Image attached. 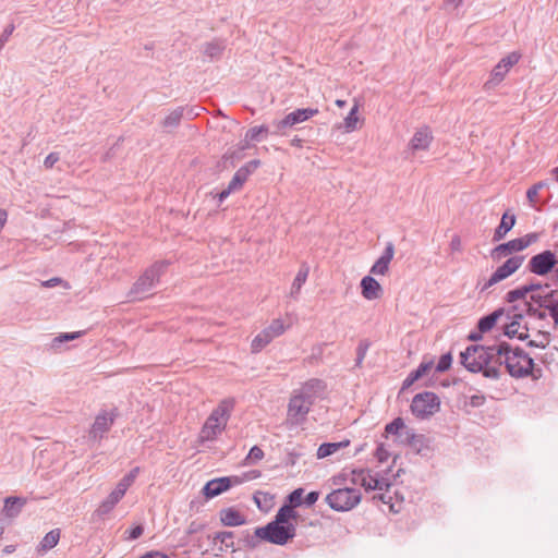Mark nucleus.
<instances>
[{
	"instance_id": "obj_24",
	"label": "nucleus",
	"mask_w": 558,
	"mask_h": 558,
	"mask_svg": "<svg viewBox=\"0 0 558 558\" xmlns=\"http://www.w3.org/2000/svg\"><path fill=\"white\" fill-rule=\"evenodd\" d=\"M186 114L190 119L196 117L198 113L194 111L193 108L185 109L183 107H178L173 111H171L163 120V125L166 128H177L181 119Z\"/></svg>"
},
{
	"instance_id": "obj_2",
	"label": "nucleus",
	"mask_w": 558,
	"mask_h": 558,
	"mask_svg": "<svg viewBox=\"0 0 558 558\" xmlns=\"http://www.w3.org/2000/svg\"><path fill=\"white\" fill-rule=\"evenodd\" d=\"M296 527L294 524H282L275 520L265 526L256 527L253 535L247 534L245 544L248 547H256L259 539L275 545L283 546L295 536Z\"/></svg>"
},
{
	"instance_id": "obj_57",
	"label": "nucleus",
	"mask_w": 558,
	"mask_h": 558,
	"mask_svg": "<svg viewBox=\"0 0 558 558\" xmlns=\"http://www.w3.org/2000/svg\"><path fill=\"white\" fill-rule=\"evenodd\" d=\"M319 498V492L317 490H312L310 492L305 498L303 499V504L306 506V507H312L316 504V501L318 500Z\"/></svg>"
},
{
	"instance_id": "obj_59",
	"label": "nucleus",
	"mask_w": 558,
	"mask_h": 558,
	"mask_svg": "<svg viewBox=\"0 0 558 558\" xmlns=\"http://www.w3.org/2000/svg\"><path fill=\"white\" fill-rule=\"evenodd\" d=\"M486 401V397L482 393L473 395L470 397L469 404L473 408L482 407Z\"/></svg>"
},
{
	"instance_id": "obj_50",
	"label": "nucleus",
	"mask_w": 558,
	"mask_h": 558,
	"mask_svg": "<svg viewBox=\"0 0 558 558\" xmlns=\"http://www.w3.org/2000/svg\"><path fill=\"white\" fill-rule=\"evenodd\" d=\"M519 320H511L505 326L504 333L508 338H515L519 332Z\"/></svg>"
},
{
	"instance_id": "obj_63",
	"label": "nucleus",
	"mask_w": 558,
	"mask_h": 558,
	"mask_svg": "<svg viewBox=\"0 0 558 558\" xmlns=\"http://www.w3.org/2000/svg\"><path fill=\"white\" fill-rule=\"evenodd\" d=\"M130 487V484L124 482V478L122 477L119 483L117 484L116 488L113 489L117 494H119L121 497H123Z\"/></svg>"
},
{
	"instance_id": "obj_49",
	"label": "nucleus",
	"mask_w": 558,
	"mask_h": 558,
	"mask_svg": "<svg viewBox=\"0 0 558 558\" xmlns=\"http://www.w3.org/2000/svg\"><path fill=\"white\" fill-rule=\"evenodd\" d=\"M393 255H395V245L392 242H388L386 244V247H385L381 256L378 258V260H380L384 264H387V266L389 267V264H390L391 259L393 258Z\"/></svg>"
},
{
	"instance_id": "obj_61",
	"label": "nucleus",
	"mask_w": 558,
	"mask_h": 558,
	"mask_svg": "<svg viewBox=\"0 0 558 558\" xmlns=\"http://www.w3.org/2000/svg\"><path fill=\"white\" fill-rule=\"evenodd\" d=\"M204 529H205V524L204 523H201V522H197V521H192L189 524V526H187L186 533L189 535H192V534L201 532Z\"/></svg>"
},
{
	"instance_id": "obj_4",
	"label": "nucleus",
	"mask_w": 558,
	"mask_h": 558,
	"mask_svg": "<svg viewBox=\"0 0 558 558\" xmlns=\"http://www.w3.org/2000/svg\"><path fill=\"white\" fill-rule=\"evenodd\" d=\"M233 407L232 399H225L213 410L199 432L201 442L211 441L225 430Z\"/></svg>"
},
{
	"instance_id": "obj_37",
	"label": "nucleus",
	"mask_w": 558,
	"mask_h": 558,
	"mask_svg": "<svg viewBox=\"0 0 558 558\" xmlns=\"http://www.w3.org/2000/svg\"><path fill=\"white\" fill-rule=\"evenodd\" d=\"M222 541L220 543V546L218 548L219 551H226L228 549H231L232 551H235L238 547H235V544L233 542L234 533L231 531H222L221 532Z\"/></svg>"
},
{
	"instance_id": "obj_48",
	"label": "nucleus",
	"mask_w": 558,
	"mask_h": 558,
	"mask_svg": "<svg viewBox=\"0 0 558 558\" xmlns=\"http://www.w3.org/2000/svg\"><path fill=\"white\" fill-rule=\"evenodd\" d=\"M414 429L409 428L407 425L400 430V433L397 435V439L400 444L409 446L411 439H413Z\"/></svg>"
},
{
	"instance_id": "obj_51",
	"label": "nucleus",
	"mask_w": 558,
	"mask_h": 558,
	"mask_svg": "<svg viewBox=\"0 0 558 558\" xmlns=\"http://www.w3.org/2000/svg\"><path fill=\"white\" fill-rule=\"evenodd\" d=\"M553 295V293H549L547 295H541V294H531V300L538 305V307H543L547 310V306L549 305L548 299Z\"/></svg>"
},
{
	"instance_id": "obj_40",
	"label": "nucleus",
	"mask_w": 558,
	"mask_h": 558,
	"mask_svg": "<svg viewBox=\"0 0 558 558\" xmlns=\"http://www.w3.org/2000/svg\"><path fill=\"white\" fill-rule=\"evenodd\" d=\"M547 186H548V183L546 181H539V182L535 183L534 185H532L526 191V197H527L529 202L532 204V206H535V204L537 203V196H538L539 190L547 187Z\"/></svg>"
},
{
	"instance_id": "obj_23",
	"label": "nucleus",
	"mask_w": 558,
	"mask_h": 558,
	"mask_svg": "<svg viewBox=\"0 0 558 558\" xmlns=\"http://www.w3.org/2000/svg\"><path fill=\"white\" fill-rule=\"evenodd\" d=\"M515 225V216L510 215L509 211H506L500 220L499 226L495 229L493 241L499 242L506 238L507 233L514 227Z\"/></svg>"
},
{
	"instance_id": "obj_14",
	"label": "nucleus",
	"mask_w": 558,
	"mask_h": 558,
	"mask_svg": "<svg viewBox=\"0 0 558 558\" xmlns=\"http://www.w3.org/2000/svg\"><path fill=\"white\" fill-rule=\"evenodd\" d=\"M241 480L238 476H222L208 481L202 493L207 499L219 496L227 492L232 485L240 484Z\"/></svg>"
},
{
	"instance_id": "obj_19",
	"label": "nucleus",
	"mask_w": 558,
	"mask_h": 558,
	"mask_svg": "<svg viewBox=\"0 0 558 558\" xmlns=\"http://www.w3.org/2000/svg\"><path fill=\"white\" fill-rule=\"evenodd\" d=\"M521 54L517 51L509 53L504 57L497 65L494 68L492 72L493 80L496 82H500L504 80L506 73L519 62Z\"/></svg>"
},
{
	"instance_id": "obj_11",
	"label": "nucleus",
	"mask_w": 558,
	"mask_h": 558,
	"mask_svg": "<svg viewBox=\"0 0 558 558\" xmlns=\"http://www.w3.org/2000/svg\"><path fill=\"white\" fill-rule=\"evenodd\" d=\"M317 108H299L288 113L283 119L274 122V133L278 135L284 134V130L305 122L318 113Z\"/></svg>"
},
{
	"instance_id": "obj_10",
	"label": "nucleus",
	"mask_w": 558,
	"mask_h": 558,
	"mask_svg": "<svg viewBox=\"0 0 558 558\" xmlns=\"http://www.w3.org/2000/svg\"><path fill=\"white\" fill-rule=\"evenodd\" d=\"M524 259L525 257L523 255L509 257L502 265L497 267V269L490 275L489 279L481 287L480 291L485 292L490 287L509 278L522 266Z\"/></svg>"
},
{
	"instance_id": "obj_41",
	"label": "nucleus",
	"mask_w": 558,
	"mask_h": 558,
	"mask_svg": "<svg viewBox=\"0 0 558 558\" xmlns=\"http://www.w3.org/2000/svg\"><path fill=\"white\" fill-rule=\"evenodd\" d=\"M357 110H359L357 105H354L344 119V126L348 132H351L356 129V123L359 120Z\"/></svg>"
},
{
	"instance_id": "obj_36",
	"label": "nucleus",
	"mask_w": 558,
	"mask_h": 558,
	"mask_svg": "<svg viewBox=\"0 0 558 558\" xmlns=\"http://www.w3.org/2000/svg\"><path fill=\"white\" fill-rule=\"evenodd\" d=\"M82 335V331L60 333L59 336L54 337L51 340L50 348L54 350L59 349L63 343L75 340L80 338Z\"/></svg>"
},
{
	"instance_id": "obj_1",
	"label": "nucleus",
	"mask_w": 558,
	"mask_h": 558,
	"mask_svg": "<svg viewBox=\"0 0 558 558\" xmlns=\"http://www.w3.org/2000/svg\"><path fill=\"white\" fill-rule=\"evenodd\" d=\"M509 343L501 341L494 345L471 344L460 353L461 364L471 373H482L489 379H499L502 353Z\"/></svg>"
},
{
	"instance_id": "obj_58",
	"label": "nucleus",
	"mask_w": 558,
	"mask_h": 558,
	"mask_svg": "<svg viewBox=\"0 0 558 558\" xmlns=\"http://www.w3.org/2000/svg\"><path fill=\"white\" fill-rule=\"evenodd\" d=\"M547 311L550 317L554 319L555 325L558 326V300L549 302Z\"/></svg>"
},
{
	"instance_id": "obj_18",
	"label": "nucleus",
	"mask_w": 558,
	"mask_h": 558,
	"mask_svg": "<svg viewBox=\"0 0 558 558\" xmlns=\"http://www.w3.org/2000/svg\"><path fill=\"white\" fill-rule=\"evenodd\" d=\"M327 390V384L323 379L312 378L305 381L300 392L313 403L317 398H322Z\"/></svg>"
},
{
	"instance_id": "obj_9",
	"label": "nucleus",
	"mask_w": 558,
	"mask_h": 558,
	"mask_svg": "<svg viewBox=\"0 0 558 558\" xmlns=\"http://www.w3.org/2000/svg\"><path fill=\"white\" fill-rule=\"evenodd\" d=\"M557 263L556 254L550 250H545L529 259L526 271L541 277L547 276L555 269Z\"/></svg>"
},
{
	"instance_id": "obj_33",
	"label": "nucleus",
	"mask_w": 558,
	"mask_h": 558,
	"mask_svg": "<svg viewBox=\"0 0 558 558\" xmlns=\"http://www.w3.org/2000/svg\"><path fill=\"white\" fill-rule=\"evenodd\" d=\"M308 272H310V267L306 264H302L300 270L298 271V274L293 280L292 287H291V295L292 296L296 295L300 292L302 286L305 283L307 277H308Z\"/></svg>"
},
{
	"instance_id": "obj_38",
	"label": "nucleus",
	"mask_w": 558,
	"mask_h": 558,
	"mask_svg": "<svg viewBox=\"0 0 558 558\" xmlns=\"http://www.w3.org/2000/svg\"><path fill=\"white\" fill-rule=\"evenodd\" d=\"M371 347V342L366 339L361 340L356 348V357H355V367H361L363 361L367 354V351Z\"/></svg>"
},
{
	"instance_id": "obj_62",
	"label": "nucleus",
	"mask_w": 558,
	"mask_h": 558,
	"mask_svg": "<svg viewBox=\"0 0 558 558\" xmlns=\"http://www.w3.org/2000/svg\"><path fill=\"white\" fill-rule=\"evenodd\" d=\"M60 157L58 153H50L44 160V166L48 169L52 168Z\"/></svg>"
},
{
	"instance_id": "obj_20",
	"label": "nucleus",
	"mask_w": 558,
	"mask_h": 558,
	"mask_svg": "<svg viewBox=\"0 0 558 558\" xmlns=\"http://www.w3.org/2000/svg\"><path fill=\"white\" fill-rule=\"evenodd\" d=\"M360 287L363 298L368 301L377 300L383 295V288L373 276L363 277Z\"/></svg>"
},
{
	"instance_id": "obj_55",
	"label": "nucleus",
	"mask_w": 558,
	"mask_h": 558,
	"mask_svg": "<svg viewBox=\"0 0 558 558\" xmlns=\"http://www.w3.org/2000/svg\"><path fill=\"white\" fill-rule=\"evenodd\" d=\"M242 157H243V154L239 149L228 150L223 155V159L226 161H230L232 165L234 163V161L240 160Z\"/></svg>"
},
{
	"instance_id": "obj_17",
	"label": "nucleus",
	"mask_w": 558,
	"mask_h": 558,
	"mask_svg": "<svg viewBox=\"0 0 558 558\" xmlns=\"http://www.w3.org/2000/svg\"><path fill=\"white\" fill-rule=\"evenodd\" d=\"M433 141L432 131L428 126H423L418 129L409 143V150L411 153H415L418 150L428 149L430 143Z\"/></svg>"
},
{
	"instance_id": "obj_64",
	"label": "nucleus",
	"mask_w": 558,
	"mask_h": 558,
	"mask_svg": "<svg viewBox=\"0 0 558 558\" xmlns=\"http://www.w3.org/2000/svg\"><path fill=\"white\" fill-rule=\"evenodd\" d=\"M141 558H169V557L161 551L153 550V551L146 553Z\"/></svg>"
},
{
	"instance_id": "obj_45",
	"label": "nucleus",
	"mask_w": 558,
	"mask_h": 558,
	"mask_svg": "<svg viewBox=\"0 0 558 558\" xmlns=\"http://www.w3.org/2000/svg\"><path fill=\"white\" fill-rule=\"evenodd\" d=\"M452 364V354L450 352H447L442 354L436 365V372L444 373L447 372Z\"/></svg>"
},
{
	"instance_id": "obj_34",
	"label": "nucleus",
	"mask_w": 558,
	"mask_h": 558,
	"mask_svg": "<svg viewBox=\"0 0 558 558\" xmlns=\"http://www.w3.org/2000/svg\"><path fill=\"white\" fill-rule=\"evenodd\" d=\"M409 447L418 454L425 456V450L429 449L427 438L422 434L414 433L413 439H411Z\"/></svg>"
},
{
	"instance_id": "obj_6",
	"label": "nucleus",
	"mask_w": 558,
	"mask_h": 558,
	"mask_svg": "<svg viewBox=\"0 0 558 558\" xmlns=\"http://www.w3.org/2000/svg\"><path fill=\"white\" fill-rule=\"evenodd\" d=\"M362 499L359 489L352 487L338 488L329 493L325 501L335 511L345 512L355 508Z\"/></svg>"
},
{
	"instance_id": "obj_13",
	"label": "nucleus",
	"mask_w": 558,
	"mask_h": 558,
	"mask_svg": "<svg viewBox=\"0 0 558 558\" xmlns=\"http://www.w3.org/2000/svg\"><path fill=\"white\" fill-rule=\"evenodd\" d=\"M117 416H118L117 409H113L110 412H106V411L100 412L95 417L94 424L92 425V428L89 430V437L93 440H100L104 437V435L110 430Z\"/></svg>"
},
{
	"instance_id": "obj_42",
	"label": "nucleus",
	"mask_w": 558,
	"mask_h": 558,
	"mask_svg": "<svg viewBox=\"0 0 558 558\" xmlns=\"http://www.w3.org/2000/svg\"><path fill=\"white\" fill-rule=\"evenodd\" d=\"M303 493H304V489L301 487L292 490L287 497V500L289 502L288 506H290L292 509H294V508L303 505V499H302Z\"/></svg>"
},
{
	"instance_id": "obj_12",
	"label": "nucleus",
	"mask_w": 558,
	"mask_h": 558,
	"mask_svg": "<svg viewBox=\"0 0 558 558\" xmlns=\"http://www.w3.org/2000/svg\"><path fill=\"white\" fill-rule=\"evenodd\" d=\"M284 325L281 319H274L271 324L264 328L252 341V352H260L272 339L284 332Z\"/></svg>"
},
{
	"instance_id": "obj_30",
	"label": "nucleus",
	"mask_w": 558,
	"mask_h": 558,
	"mask_svg": "<svg viewBox=\"0 0 558 558\" xmlns=\"http://www.w3.org/2000/svg\"><path fill=\"white\" fill-rule=\"evenodd\" d=\"M350 444L349 440L339 442H324L317 449V458L323 459L337 452L340 448L347 447Z\"/></svg>"
},
{
	"instance_id": "obj_35",
	"label": "nucleus",
	"mask_w": 558,
	"mask_h": 558,
	"mask_svg": "<svg viewBox=\"0 0 558 558\" xmlns=\"http://www.w3.org/2000/svg\"><path fill=\"white\" fill-rule=\"evenodd\" d=\"M268 133L269 128L267 125L253 126L247 130L245 140L251 142H262Z\"/></svg>"
},
{
	"instance_id": "obj_39",
	"label": "nucleus",
	"mask_w": 558,
	"mask_h": 558,
	"mask_svg": "<svg viewBox=\"0 0 558 558\" xmlns=\"http://www.w3.org/2000/svg\"><path fill=\"white\" fill-rule=\"evenodd\" d=\"M527 295L524 284L507 292L505 300L508 303H514L519 300H524Z\"/></svg>"
},
{
	"instance_id": "obj_53",
	"label": "nucleus",
	"mask_w": 558,
	"mask_h": 558,
	"mask_svg": "<svg viewBox=\"0 0 558 558\" xmlns=\"http://www.w3.org/2000/svg\"><path fill=\"white\" fill-rule=\"evenodd\" d=\"M14 25L13 24H10L8 25L2 34L0 35V50L5 46L7 41L9 40L10 36L12 35V33L14 32Z\"/></svg>"
},
{
	"instance_id": "obj_32",
	"label": "nucleus",
	"mask_w": 558,
	"mask_h": 558,
	"mask_svg": "<svg viewBox=\"0 0 558 558\" xmlns=\"http://www.w3.org/2000/svg\"><path fill=\"white\" fill-rule=\"evenodd\" d=\"M298 512L288 505H283L279 508L275 515V521L282 524H293L291 520L296 519Z\"/></svg>"
},
{
	"instance_id": "obj_15",
	"label": "nucleus",
	"mask_w": 558,
	"mask_h": 558,
	"mask_svg": "<svg viewBox=\"0 0 558 558\" xmlns=\"http://www.w3.org/2000/svg\"><path fill=\"white\" fill-rule=\"evenodd\" d=\"M314 403L301 392L291 397L288 405V414L296 422L303 421Z\"/></svg>"
},
{
	"instance_id": "obj_16",
	"label": "nucleus",
	"mask_w": 558,
	"mask_h": 558,
	"mask_svg": "<svg viewBox=\"0 0 558 558\" xmlns=\"http://www.w3.org/2000/svg\"><path fill=\"white\" fill-rule=\"evenodd\" d=\"M260 166V160L253 159L236 170L229 182L230 190L238 191L246 182L247 178Z\"/></svg>"
},
{
	"instance_id": "obj_8",
	"label": "nucleus",
	"mask_w": 558,
	"mask_h": 558,
	"mask_svg": "<svg viewBox=\"0 0 558 558\" xmlns=\"http://www.w3.org/2000/svg\"><path fill=\"white\" fill-rule=\"evenodd\" d=\"M536 233H527L524 236L510 240L506 243L498 244L490 251V257L495 262H499L502 258L525 250L531 244L537 241Z\"/></svg>"
},
{
	"instance_id": "obj_47",
	"label": "nucleus",
	"mask_w": 558,
	"mask_h": 558,
	"mask_svg": "<svg viewBox=\"0 0 558 558\" xmlns=\"http://www.w3.org/2000/svg\"><path fill=\"white\" fill-rule=\"evenodd\" d=\"M264 458V451L258 446H253L246 456L247 464H254Z\"/></svg>"
},
{
	"instance_id": "obj_46",
	"label": "nucleus",
	"mask_w": 558,
	"mask_h": 558,
	"mask_svg": "<svg viewBox=\"0 0 558 558\" xmlns=\"http://www.w3.org/2000/svg\"><path fill=\"white\" fill-rule=\"evenodd\" d=\"M391 486V483L389 482L388 478L386 477H379L378 474H375V478L373 480V483H372V488L371 490H389Z\"/></svg>"
},
{
	"instance_id": "obj_21",
	"label": "nucleus",
	"mask_w": 558,
	"mask_h": 558,
	"mask_svg": "<svg viewBox=\"0 0 558 558\" xmlns=\"http://www.w3.org/2000/svg\"><path fill=\"white\" fill-rule=\"evenodd\" d=\"M26 505V499L17 496H9L4 499V506L2 509V513L8 518H16L23 507Z\"/></svg>"
},
{
	"instance_id": "obj_26",
	"label": "nucleus",
	"mask_w": 558,
	"mask_h": 558,
	"mask_svg": "<svg viewBox=\"0 0 558 558\" xmlns=\"http://www.w3.org/2000/svg\"><path fill=\"white\" fill-rule=\"evenodd\" d=\"M351 482L354 485H361L364 487L366 492H369L372 488L373 480L375 478V475L372 474V471L368 469H353L351 471Z\"/></svg>"
},
{
	"instance_id": "obj_3",
	"label": "nucleus",
	"mask_w": 558,
	"mask_h": 558,
	"mask_svg": "<svg viewBox=\"0 0 558 558\" xmlns=\"http://www.w3.org/2000/svg\"><path fill=\"white\" fill-rule=\"evenodd\" d=\"M502 364L508 373L515 378L527 376L537 378L541 375V368H535L533 359L519 347L512 348L509 344L508 351L502 353Z\"/></svg>"
},
{
	"instance_id": "obj_60",
	"label": "nucleus",
	"mask_w": 558,
	"mask_h": 558,
	"mask_svg": "<svg viewBox=\"0 0 558 558\" xmlns=\"http://www.w3.org/2000/svg\"><path fill=\"white\" fill-rule=\"evenodd\" d=\"M270 500L268 494L266 493H262V492H257L255 495H254V501L256 504V506L260 509V510H264L265 508L263 507V504L262 502H268Z\"/></svg>"
},
{
	"instance_id": "obj_54",
	"label": "nucleus",
	"mask_w": 558,
	"mask_h": 558,
	"mask_svg": "<svg viewBox=\"0 0 558 558\" xmlns=\"http://www.w3.org/2000/svg\"><path fill=\"white\" fill-rule=\"evenodd\" d=\"M390 453L389 451L385 448V446L383 444L378 445L376 451H375V457L376 459L383 463L385 461L388 460Z\"/></svg>"
},
{
	"instance_id": "obj_28",
	"label": "nucleus",
	"mask_w": 558,
	"mask_h": 558,
	"mask_svg": "<svg viewBox=\"0 0 558 558\" xmlns=\"http://www.w3.org/2000/svg\"><path fill=\"white\" fill-rule=\"evenodd\" d=\"M225 49H226L225 40L215 39L213 41L204 44L203 53L206 57H208L210 61H214L221 57Z\"/></svg>"
},
{
	"instance_id": "obj_22",
	"label": "nucleus",
	"mask_w": 558,
	"mask_h": 558,
	"mask_svg": "<svg viewBox=\"0 0 558 558\" xmlns=\"http://www.w3.org/2000/svg\"><path fill=\"white\" fill-rule=\"evenodd\" d=\"M434 366V361L430 359L428 361H423L416 369L412 371L403 380L401 390H407L410 388L415 381L422 378L427 372L432 369Z\"/></svg>"
},
{
	"instance_id": "obj_44",
	"label": "nucleus",
	"mask_w": 558,
	"mask_h": 558,
	"mask_svg": "<svg viewBox=\"0 0 558 558\" xmlns=\"http://www.w3.org/2000/svg\"><path fill=\"white\" fill-rule=\"evenodd\" d=\"M404 421L402 417H396L395 420H392L390 423H388L385 427V432L389 435H395L397 436L400 430H402V428L404 427Z\"/></svg>"
},
{
	"instance_id": "obj_52",
	"label": "nucleus",
	"mask_w": 558,
	"mask_h": 558,
	"mask_svg": "<svg viewBox=\"0 0 558 558\" xmlns=\"http://www.w3.org/2000/svg\"><path fill=\"white\" fill-rule=\"evenodd\" d=\"M389 270V267L387 264L381 263L380 260H376L374 265L372 266L369 272L372 275H381L384 276Z\"/></svg>"
},
{
	"instance_id": "obj_29",
	"label": "nucleus",
	"mask_w": 558,
	"mask_h": 558,
	"mask_svg": "<svg viewBox=\"0 0 558 558\" xmlns=\"http://www.w3.org/2000/svg\"><path fill=\"white\" fill-rule=\"evenodd\" d=\"M502 314L504 308H498L493 313L481 317L477 322V329L481 330V332H487L492 330Z\"/></svg>"
},
{
	"instance_id": "obj_5",
	"label": "nucleus",
	"mask_w": 558,
	"mask_h": 558,
	"mask_svg": "<svg viewBox=\"0 0 558 558\" xmlns=\"http://www.w3.org/2000/svg\"><path fill=\"white\" fill-rule=\"evenodd\" d=\"M168 265L169 263L167 260H160L146 268L130 289L128 293L130 300L140 301L150 295V292L159 283L160 277L166 271Z\"/></svg>"
},
{
	"instance_id": "obj_56",
	"label": "nucleus",
	"mask_w": 558,
	"mask_h": 558,
	"mask_svg": "<svg viewBox=\"0 0 558 558\" xmlns=\"http://www.w3.org/2000/svg\"><path fill=\"white\" fill-rule=\"evenodd\" d=\"M144 532V527L143 525L138 524V525H135L134 527L128 530L125 533H128V539L130 541H134V539H137Z\"/></svg>"
},
{
	"instance_id": "obj_25",
	"label": "nucleus",
	"mask_w": 558,
	"mask_h": 558,
	"mask_svg": "<svg viewBox=\"0 0 558 558\" xmlns=\"http://www.w3.org/2000/svg\"><path fill=\"white\" fill-rule=\"evenodd\" d=\"M219 515L225 526H240L245 523V517L234 508L222 509Z\"/></svg>"
},
{
	"instance_id": "obj_31",
	"label": "nucleus",
	"mask_w": 558,
	"mask_h": 558,
	"mask_svg": "<svg viewBox=\"0 0 558 558\" xmlns=\"http://www.w3.org/2000/svg\"><path fill=\"white\" fill-rule=\"evenodd\" d=\"M122 498L123 497L112 490L109 496L99 505L97 513L99 515L108 514Z\"/></svg>"
},
{
	"instance_id": "obj_7",
	"label": "nucleus",
	"mask_w": 558,
	"mask_h": 558,
	"mask_svg": "<svg viewBox=\"0 0 558 558\" xmlns=\"http://www.w3.org/2000/svg\"><path fill=\"white\" fill-rule=\"evenodd\" d=\"M440 409L439 397L432 391H424L413 397L411 403V411L417 418L424 420Z\"/></svg>"
},
{
	"instance_id": "obj_27",
	"label": "nucleus",
	"mask_w": 558,
	"mask_h": 558,
	"mask_svg": "<svg viewBox=\"0 0 558 558\" xmlns=\"http://www.w3.org/2000/svg\"><path fill=\"white\" fill-rule=\"evenodd\" d=\"M61 531L60 529H53L49 531L43 539L39 542V544L36 547V551L38 555H44L53 547L57 546L60 539Z\"/></svg>"
},
{
	"instance_id": "obj_43",
	"label": "nucleus",
	"mask_w": 558,
	"mask_h": 558,
	"mask_svg": "<svg viewBox=\"0 0 558 558\" xmlns=\"http://www.w3.org/2000/svg\"><path fill=\"white\" fill-rule=\"evenodd\" d=\"M537 336L541 338L539 340H530L527 345L531 348H541L545 349L550 341V335L547 331H538Z\"/></svg>"
}]
</instances>
